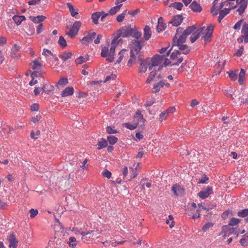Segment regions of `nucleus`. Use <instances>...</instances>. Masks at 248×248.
<instances>
[{
  "instance_id": "a18cd8bd",
  "label": "nucleus",
  "mask_w": 248,
  "mask_h": 248,
  "mask_svg": "<svg viewBox=\"0 0 248 248\" xmlns=\"http://www.w3.org/2000/svg\"><path fill=\"white\" fill-rule=\"evenodd\" d=\"M122 5V4H121L120 5H116L111 8L109 11V15H115L117 12H118L119 11L120 8Z\"/></svg>"
},
{
  "instance_id": "f03ea898",
  "label": "nucleus",
  "mask_w": 248,
  "mask_h": 248,
  "mask_svg": "<svg viewBox=\"0 0 248 248\" xmlns=\"http://www.w3.org/2000/svg\"><path fill=\"white\" fill-rule=\"evenodd\" d=\"M196 29V28L194 25L187 27L184 31H183V29L180 27L177 28L176 33L173 38V46L183 44L187 36L192 33Z\"/></svg>"
},
{
  "instance_id": "dca6fc26",
  "label": "nucleus",
  "mask_w": 248,
  "mask_h": 248,
  "mask_svg": "<svg viewBox=\"0 0 248 248\" xmlns=\"http://www.w3.org/2000/svg\"><path fill=\"white\" fill-rule=\"evenodd\" d=\"M119 58L116 61V63H120L123 60H127L129 57V52L127 50L123 49L118 54Z\"/></svg>"
},
{
  "instance_id": "5fc2aeb1",
  "label": "nucleus",
  "mask_w": 248,
  "mask_h": 248,
  "mask_svg": "<svg viewBox=\"0 0 248 248\" xmlns=\"http://www.w3.org/2000/svg\"><path fill=\"white\" fill-rule=\"evenodd\" d=\"M121 36H120V32L119 33V35L117 37H114L112 41H111V46H114L115 47V48L116 47V46L117 45H118L119 43V42L120 41V39H119V38L121 37Z\"/></svg>"
},
{
  "instance_id": "69168bd1",
  "label": "nucleus",
  "mask_w": 248,
  "mask_h": 248,
  "mask_svg": "<svg viewBox=\"0 0 248 248\" xmlns=\"http://www.w3.org/2000/svg\"><path fill=\"white\" fill-rule=\"evenodd\" d=\"M102 175L104 177L109 179L111 176V173L108 170H105L103 172Z\"/></svg>"
},
{
  "instance_id": "f8f14e48",
  "label": "nucleus",
  "mask_w": 248,
  "mask_h": 248,
  "mask_svg": "<svg viewBox=\"0 0 248 248\" xmlns=\"http://www.w3.org/2000/svg\"><path fill=\"white\" fill-rule=\"evenodd\" d=\"M140 66L139 67V72L140 73H144L146 72L148 67L149 68L150 63L148 60L140 59Z\"/></svg>"
},
{
  "instance_id": "774afa93",
  "label": "nucleus",
  "mask_w": 248,
  "mask_h": 248,
  "mask_svg": "<svg viewBox=\"0 0 248 248\" xmlns=\"http://www.w3.org/2000/svg\"><path fill=\"white\" fill-rule=\"evenodd\" d=\"M20 49V47L17 44H15L11 49L12 52H18Z\"/></svg>"
},
{
  "instance_id": "864d4df0",
  "label": "nucleus",
  "mask_w": 248,
  "mask_h": 248,
  "mask_svg": "<svg viewBox=\"0 0 248 248\" xmlns=\"http://www.w3.org/2000/svg\"><path fill=\"white\" fill-rule=\"evenodd\" d=\"M106 131L108 134H115L118 133L117 130L115 128V127L113 126H107Z\"/></svg>"
},
{
  "instance_id": "4468645a",
  "label": "nucleus",
  "mask_w": 248,
  "mask_h": 248,
  "mask_svg": "<svg viewBox=\"0 0 248 248\" xmlns=\"http://www.w3.org/2000/svg\"><path fill=\"white\" fill-rule=\"evenodd\" d=\"M171 191L173 192L174 196L178 197L184 194V189L179 185L175 184L172 186Z\"/></svg>"
},
{
  "instance_id": "a19ab883",
  "label": "nucleus",
  "mask_w": 248,
  "mask_h": 248,
  "mask_svg": "<svg viewBox=\"0 0 248 248\" xmlns=\"http://www.w3.org/2000/svg\"><path fill=\"white\" fill-rule=\"evenodd\" d=\"M172 62H170L169 60L167 59L165 56H162V67H163V66L166 67L169 65V64H170V65H172Z\"/></svg>"
},
{
  "instance_id": "052dcab7",
  "label": "nucleus",
  "mask_w": 248,
  "mask_h": 248,
  "mask_svg": "<svg viewBox=\"0 0 248 248\" xmlns=\"http://www.w3.org/2000/svg\"><path fill=\"white\" fill-rule=\"evenodd\" d=\"M116 78V76L115 74H111L109 76H107L104 80V82H107L110 80H114Z\"/></svg>"
},
{
  "instance_id": "ddd939ff",
  "label": "nucleus",
  "mask_w": 248,
  "mask_h": 248,
  "mask_svg": "<svg viewBox=\"0 0 248 248\" xmlns=\"http://www.w3.org/2000/svg\"><path fill=\"white\" fill-rule=\"evenodd\" d=\"M213 193V188L211 186H208L206 188L201 191L198 193V196L202 199L207 198L210 195Z\"/></svg>"
},
{
  "instance_id": "423d86ee",
  "label": "nucleus",
  "mask_w": 248,
  "mask_h": 248,
  "mask_svg": "<svg viewBox=\"0 0 248 248\" xmlns=\"http://www.w3.org/2000/svg\"><path fill=\"white\" fill-rule=\"evenodd\" d=\"M232 234H236L238 236L239 235L238 229L236 228L231 227L229 225H224L222 228V231L220 233L223 238H225L227 236H229Z\"/></svg>"
},
{
  "instance_id": "bb28decb",
  "label": "nucleus",
  "mask_w": 248,
  "mask_h": 248,
  "mask_svg": "<svg viewBox=\"0 0 248 248\" xmlns=\"http://www.w3.org/2000/svg\"><path fill=\"white\" fill-rule=\"evenodd\" d=\"M32 80L29 82L30 86H33L38 83L37 80H35V78L38 77H42L43 76H39L38 72H32L31 74Z\"/></svg>"
},
{
  "instance_id": "1a4fd4ad",
  "label": "nucleus",
  "mask_w": 248,
  "mask_h": 248,
  "mask_svg": "<svg viewBox=\"0 0 248 248\" xmlns=\"http://www.w3.org/2000/svg\"><path fill=\"white\" fill-rule=\"evenodd\" d=\"M151 61V66H149V70H152L153 67L158 66L159 67L157 68V70L159 71L162 68V56H154L152 58Z\"/></svg>"
},
{
  "instance_id": "c03bdc74",
  "label": "nucleus",
  "mask_w": 248,
  "mask_h": 248,
  "mask_svg": "<svg viewBox=\"0 0 248 248\" xmlns=\"http://www.w3.org/2000/svg\"><path fill=\"white\" fill-rule=\"evenodd\" d=\"M140 184L142 188L144 189L145 187L150 188L151 186V183L148 180L142 179L140 181Z\"/></svg>"
},
{
  "instance_id": "e2e57ef3",
  "label": "nucleus",
  "mask_w": 248,
  "mask_h": 248,
  "mask_svg": "<svg viewBox=\"0 0 248 248\" xmlns=\"http://www.w3.org/2000/svg\"><path fill=\"white\" fill-rule=\"evenodd\" d=\"M243 51H244V46H241L237 50V52L235 53L234 55H235L237 57H240L242 55Z\"/></svg>"
},
{
  "instance_id": "de8ad7c7",
  "label": "nucleus",
  "mask_w": 248,
  "mask_h": 248,
  "mask_svg": "<svg viewBox=\"0 0 248 248\" xmlns=\"http://www.w3.org/2000/svg\"><path fill=\"white\" fill-rule=\"evenodd\" d=\"M214 226V223L212 222H207L202 228V231L203 232H207L208 230L212 228Z\"/></svg>"
},
{
  "instance_id": "c756f323",
  "label": "nucleus",
  "mask_w": 248,
  "mask_h": 248,
  "mask_svg": "<svg viewBox=\"0 0 248 248\" xmlns=\"http://www.w3.org/2000/svg\"><path fill=\"white\" fill-rule=\"evenodd\" d=\"M98 150H101L106 147L108 145V141L107 140H106L104 138H101L98 142Z\"/></svg>"
},
{
  "instance_id": "2eb2a0df",
  "label": "nucleus",
  "mask_w": 248,
  "mask_h": 248,
  "mask_svg": "<svg viewBox=\"0 0 248 248\" xmlns=\"http://www.w3.org/2000/svg\"><path fill=\"white\" fill-rule=\"evenodd\" d=\"M95 36L96 33L95 32H90L86 36L83 37L80 41L82 44L91 42L95 38Z\"/></svg>"
},
{
  "instance_id": "0e129e2a",
  "label": "nucleus",
  "mask_w": 248,
  "mask_h": 248,
  "mask_svg": "<svg viewBox=\"0 0 248 248\" xmlns=\"http://www.w3.org/2000/svg\"><path fill=\"white\" fill-rule=\"evenodd\" d=\"M42 55L48 57L51 55H53L51 51L47 49L44 48L43 50Z\"/></svg>"
},
{
  "instance_id": "8fccbe9b",
  "label": "nucleus",
  "mask_w": 248,
  "mask_h": 248,
  "mask_svg": "<svg viewBox=\"0 0 248 248\" xmlns=\"http://www.w3.org/2000/svg\"><path fill=\"white\" fill-rule=\"evenodd\" d=\"M123 125L124 127L130 130H134L137 127V123H135L134 122L133 124L124 123Z\"/></svg>"
},
{
  "instance_id": "473e14b6",
  "label": "nucleus",
  "mask_w": 248,
  "mask_h": 248,
  "mask_svg": "<svg viewBox=\"0 0 248 248\" xmlns=\"http://www.w3.org/2000/svg\"><path fill=\"white\" fill-rule=\"evenodd\" d=\"M175 46H178L179 50L184 54H187L190 52V49L188 48L187 46L186 45L181 44Z\"/></svg>"
},
{
  "instance_id": "4d7b16f0",
  "label": "nucleus",
  "mask_w": 248,
  "mask_h": 248,
  "mask_svg": "<svg viewBox=\"0 0 248 248\" xmlns=\"http://www.w3.org/2000/svg\"><path fill=\"white\" fill-rule=\"evenodd\" d=\"M169 114L165 111L161 112L159 115V121L162 122L163 121L166 120L168 117Z\"/></svg>"
},
{
  "instance_id": "49530a36",
  "label": "nucleus",
  "mask_w": 248,
  "mask_h": 248,
  "mask_svg": "<svg viewBox=\"0 0 248 248\" xmlns=\"http://www.w3.org/2000/svg\"><path fill=\"white\" fill-rule=\"evenodd\" d=\"M166 223L169 224L170 228L174 227L175 222L173 220V217L171 215H169L168 219L166 220Z\"/></svg>"
},
{
  "instance_id": "2f4dec72",
  "label": "nucleus",
  "mask_w": 248,
  "mask_h": 248,
  "mask_svg": "<svg viewBox=\"0 0 248 248\" xmlns=\"http://www.w3.org/2000/svg\"><path fill=\"white\" fill-rule=\"evenodd\" d=\"M151 36V29L148 26H146L144 29V38L146 40H148Z\"/></svg>"
},
{
  "instance_id": "0eeeda50",
  "label": "nucleus",
  "mask_w": 248,
  "mask_h": 248,
  "mask_svg": "<svg viewBox=\"0 0 248 248\" xmlns=\"http://www.w3.org/2000/svg\"><path fill=\"white\" fill-rule=\"evenodd\" d=\"M81 26V22L79 21H76L70 27L69 31L66 34L70 38H74L78 34Z\"/></svg>"
},
{
  "instance_id": "a211bd4d",
  "label": "nucleus",
  "mask_w": 248,
  "mask_h": 248,
  "mask_svg": "<svg viewBox=\"0 0 248 248\" xmlns=\"http://www.w3.org/2000/svg\"><path fill=\"white\" fill-rule=\"evenodd\" d=\"M8 240L9 243V246L10 248H16L17 246L18 241L16 239L14 234H10L8 237Z\"/></svg>"
},
{
  "instance_id": "f704fd0d",
  "label": "nucleus",
  "mask_w": 248,
  "mask_h": 248,
  "mask_svg": "<svg viewBox=\"0 0 248 248\" xmlns=\"http://www.w3.org/2000/svg\"><path fill=\"white\" fill-rule=\"evenodd\" d=\"M72 56L71 52H64L60 55V58L63 61L65 62L67 60L70 59Z\"/></svg>"
},
{
  "instance_id": "aec40b11",
  "label": "nucleus",
  "mask_w": 248,
  "mask_h": 248,
  "mask_svg": "<svg viewBox=\"0 0 248 248\" xmlns=\"http://www.w3.org/2000/svg\"><path fill=\"white\" fill-rule=\"evenodd\" d=\"M238 4H239V8L237 10L239 15H242L245 11L247 7L248 1L246 0H238Z\"/></svg>"
},
{
  "instance_id": "c9c22d12",
  "label": "nucleus",
  "mask_w": 248,
  "mask_h": 248,
  "mask_svg": "<svg viewBox=\"0 0 248 248\" xmlns=\"http://www.w3.org/2000/svg\"><path fill=\"white\" fill-rule=\"evenodd\" d=\"M240 243L243 246H247L248 245V233L245 234L240 240Z\"/></svg>"
},
{
  "instance_id": "bf43d9fd",
  "label": "nucleus",
  "mask_w": 248,
  "mask_h": 248,
  "mask_svg": "<svg viewBox=\"0 0 248 248\" xmlns=\"http://www.w3.org/2000/svg\"><path fill=\"white\" fill-rule=\"evenodd\" d=\"M229 9H227V7H225L222 10H220L219 12V14L222 15L224 17L230 13Z\"/></svg>"
},
{
  "instance_id": "603ef678",
  "label": "nucleus",
  "mask_w": 248,
  "mask_h": 248,
  "mask_svg": "<svg viewBox=\"0 0 248 248\" xmlns=\"http://www.w3.org/2000/svg\"><path fill=\"white\" fill-rule=\"evenodd\" d=\"M219 0H215L213 2V6L211 8V12L213 13V16H217L218 14V13L217 11H215V10L217 9L216 5L218 3V1Z\"/></svg>"
},
{
  "instance_id": "c85d7f7f",
  "label": "nucleus",
  "mask_w": 248,
  "mask_h": 248,
  "mask_svg": "<svg viewBox=\"0 0 248 248\" xmlns=\"http://www.w3.org/2000/svg\"><path fill=\"white\" fill-rule=\"evenodd\" d=\"M53 88L54 86L53 85L49 86L47 84H44L41 88V90L46 94H49L53 90Z\"/></svg>"
},
{
  "instance_id": "9b49d317",
  "label": "nucleus",
  "mask_w": 248,
  "mask_h": 248,
  "mask_svg": "<svg viewBox=\"0 0 248 248\" xmlns=\"http://www.w3.org/2000/svg\"><path fill=\"white\" fill-rule=\"evenodd\" d=\"M170 59L173 61L176 60V62H172V65H178L183 60V58L181 56L179 50H175L172 52L170 55Z\"/></svg>"
},
{
  "instance_id": "338daca9",
  "label": "nucleus",
  "mask_w": 248,
  "mask_h": 248,
  "mask_svg": "<svg viewBox=\"0 0 248 248\" xmlns=\"http://www.w3.org/2000/svg\"><path fill=\"white\" fill-rule=\"evenodd\" d=\"M30 217L31 218H33L38 214V212L37 210H34L33 209H31L30 210Z\"/></svg>"
},
{
  "instance_id": "a878e982",
  "label": "nucleus",
  "mask_w": 248,
  "mask_h": 248,
  "mask_svg": "<svg viewBox=\"0 0 248 248\" xmlns=\"http://www.w3.org/2000/svg\"><path fill=\"white\" fill-rule=\"evenodd\" d=\"M166 24L163 22V19L162 17H160L158 19V25L157 26V31L160 32L165 30L166 28Z\"/></svg>"
},
{
  "instance_id": "ea45409f",
  "label": "nucleus",
  "mask_w": 248,
  "mask_h": 248,
  "mask_svg": "<svg viewBox=\"0 0 248 248\" xmlns=\"http://www.w3.org/2000/svg\"><path fill=\"white\" fill-rule=\"evenodd\" d=\"M68 83V79L67 78H61L60 79L58 83L56 84V87L59 88V86H64Z\"/></svg>"
},
{
  "instance_id": "6e6d98bb",
  "label": "nucleus",
  "mask_w": 248,
  "mask_h": 248,
  "mask_svg": "<svg viewBox=\"0 0 248 248\" xmlns=\"http://www.w3.org/2000/svg\"><path fill=\"white\" fill-rule=\"evenodd\" d=\"M58 44L60 46H61L62 47H64L66 46H67V43H66L65 40L64 39L63 37H62V36H60L59 38V40L58 41Z\"/></svg>"
},
{
  "instance_id": "3c124183",
  "label": "nucleus",
  "mask_w": 248,
  "mask_h": 248,
  "mask_svg": "<svg viewBox=\"0 0 248 248\" xmlns=\"http://www.w3.org/2000/svg\"><path fill=\"white\" fill-rule=\"evenodd\" d=\"M107 140L110 144L113 145L117 142L118 139L114 136H108Z\"/></svg>"
},
{
  "instance_id": "6e6552de",
  "label": "nucleus",
  "mask_w": 248,
  "mask_h": 248,
  "mask_svg": "<svg viewBox=\"0 0 248 248\" xmlns=\"http://www.w3.org/2000/svg\"><path fill=\"white\" fill-rule=\"evenodd\" d=\"M41 58L35 59L30 63L31 67L33 71L32 72H38L39 76H44V73L42 71Z\"/></svg>"
},
{
  "instance_id": "e433bc0d",
  "label": "nucleus",
  "mask_w": 248,
  "mask_h": 248,
  "mask_svg": "<svg viewBox=\"0 0 248 248\" xmlns=\"http://www.w3.org/2000/svg\"><path fill=\"white\" fill-rule=\"evenodd\" d=\"M100 12H95L92 14V19L95 24L98 23V19L100 17Z\"/></svg>"
},
{
  "instance_id": "393cba45",
  "label": "nucleus",
  "mask_w": 248,
  "mask_h": 248,
  "mask_svg": "<svg viewBox=\"0 0 248 248\" xmlns=\"http://www.w3.org/2000/svg\"><path fill=\"white\" fill-rule=\"evenodd\" d=\"M189 7L194 12H200L202 10V8L200 5L195 1L192 2L190 5Z\"/></svg>"
},
{
  "instance_id": "37998d69",
  "label": "nucleus",
  "mask_w": 248,
  "mask_h": 248,
  "mask_svg": "<svg viewBox=\"0 0 248 248\" xmlns=\"http://www.w3.org/2000/svg\"><path fill=\"white\" fill-rule=\"evenodd\" d=\"M241 220L239 218L232 217L230 220L228 225L231 226H234L238 225L240 222Z\"/></svg>"
},
{
  "instance_id": "f257e3e1",
  "label": "nucleus",
  "mask_w": 248,
  "mask_h": 248,
  "mask_svg": "<svg viewBox=\"0 0 248 248\" xmlns=\"http://www.w3.org/2000/svg\"><path fill=\"white\" fill-rule=\"evenodd\" d=\"M213 30L214 27L211 25H208L206 29H205V27L199 28L196 32L194 31L192 32V34L190 37V42L192 43H194L201 36L202 38L204 39L206 43L210 42L211 40Z\"/></svg>"
},
{
  "instance_id": "7ed1b4c3",
  "label": "nucleus",
  "mask_w": 248,
  "mask_h": 248,
  "mask_svg": "<svg viewBox=\"0 0 248 248\" xmlns=\"http://www.w3.org/2000/svg\"><path fill=\"white\" fill-rule=\"evenodd\" d=\"M143 41H139L137 39L132 40L129 44V47L130 49V59L128 61L127 65L131 66L137 59V55L140 53L142 46Z\"/></svg>"
},
{
  "instance_id": "f3484780",
  "label": "nucleus",
  "mask_w": 248,
  "mask_h": 248,
  "mask_svg": "<svg viewBox=\"0 0 248 248\" xmlns=\"http://www.w3.org/2000/svg\"><path fill=\"white\" fill-rule=\"evenodd\" d=\"M183 21V17L182 15H178L173 16L172 19L169 22L173 26L177 27L181 24Z\"/></svg>"
},
{
  "instance_id": "cd10ccee",
  "label": "nucleus",
  "mask_w": 248,
  "mask_h": 248,
  "mask_svg": "<svg viewBox=\"0 0 248 248\" xmlns=\"http://www.w3.org/2000/svg\"><path fill=\"white\" fill-rule=\"evenodd\" d=\"M31 20L35 23H39L43 22L46 18L44 16H30Z\"/></svg>"
},
{
  "instance_id": "13d9d810",
  "label": "nucleus",
  "mask_w": 248,
  "mask_h": 248,
  "mask_svg": "<svg viewBox=\"0 0 248 248\" xmlns=\"http://www.w3.org/2000/svg\"><path fill=\"white\" fill-rule=\"evenodd\" d=\"M230 78L232 81H235L237 78V75L236 72L233 71L228 72Z\"/></svg>"
},
{
  "instance_id": "20e7f679",
  "label": "nucleus",
  "mask_w": 248,
  "mask_h": 248,
  "mask_svg": "<svg viewBox=\"0 0 248 248\" xmlns=\"http://www.w3.org/2000/svg\"><path fill=\"white\" fill-rule=\"evenodd\" d=\"M120 35L123 37L132 36L135 39H138L141 37V33L138 31L136 29L124 27L120 30Z\"/></svg>"
},
{
  "instance_id": "6ab92c4d",
  "label": "nucleus",
  "mask_w": 248,
  "mask_h": 248,
  "mask_svg": "<svg viewBox=\"0 0 248 248\" xmlns=\"http://www.w3.org/2000/svg\"><path fill=\"white\" fill-rule=\"evenodd\" d=\"M145 121V120L143 118L142 115L141 114L140 111L138 110L136 112V114L134 117V122L137 123V125L140 123H141L143 124Z\"/></svg>"
},
{
  "instance_id": "7c9ffc66",
  "label": "nucleus",
  "mask_w": 248,
  "mask_h": 248,
  "mask_svg": "<svg viewBox=\"0 0 248 248\" xmlns=\"http://www.w3.org/2000/svg\"><path fill=\"white\" fill-rule=\"evenodd\" d=\"M89 60V56L86 55L85 56H79L75 60L76 64H80L83 62H87Z\"/></svg>"
},
{
  "instance_id": "4c0bfd02",
  "label": "nucleus",
  "mask_w": 248,
  "mask_h": 248,
  "mask_svg": "<svg viewBox=\"0 0 248 248\" xmlns=\"http://www.w3.org/2000/svg\"><path fill=\"white\" fill-rule=\"evenodd\" d=\"M245 78V70L243 69H241V70L239 73V78H238V82L240 83V84H242L243 83Z\"/></svg>"
},
{
  "instance_id": "79ce46f5",
  "label": "nucleus",
  "mask_w": 248,
  "mask_h": 248,
  "mask_svg": "<svg viewBox=\"0 0 248 248\" xmlns=\"http://www.w3.org/2000/svg\"><path fill=\"white\" fill-rule=\"evenodd\" d=\"M67 243L68 244L69 247L72 248H75L77 245L76 239L74 237H70Z\"/></svg>"
},
{
  "instance_id": "b1692460",
  "label": "nucleus",
  "mask_w": 248,
  "mask_h": 248,
  "mask_svg": "<svg viewBox=\"0 0 248 248\" xmlns=\"http://www.w3.org/2000/svg\"><path fill=\"white\" fill-rule=\"evenodd\" d=\"M241 32L245 37L244 42L248 43V24L246 22L243 25Z\"/></svg>"
},
{
  "instance_id": "4be33fe9",
  "label": "nucleus",
  "mask_w": 248,
  "mask_h": 248,
  "mask_svg": "<svg viewBox=\"0 0 248 248\" xmlns=\"http://www.w3.org/2000/svg\"><path fill=\"white\" fill-rule=\"evenodd\" d=\"M67 6L69 8L71 15L76 18H78L77 17V16L78 14V9L75 8L71 3L69 2L67 3Z\"/></svg>"
},
{
  "instance_id": "58836bf2",
  "label": "nucleus",
  "mask_w": 248,
  "mask_h": 248,
  "mask_svg": "<svg viewBox=\"0 0 248 248\" xmlns=\"http://www.w3.org/2000/svg\"><path fill=\"white\" fill-rule=\"evenodd\" d=\"M169 7H174L178 10H181L183 7V4L182 3L180 2H175L171 3Z\"/></svg>"
},
{
  "instance_id": "9d476101",
  "label": "nucleus",
  "mask_w": 248,
  "mask_h": 248,
  "mask_svg": "<svg viewBox=\"0 0 248 248\" xmlns=\"http://www.w3.org/2000/svg\"><path fill=\"white\" fill-rule=\"evenodd\" d=\"M151 71L149 76L146 81V83H150L153 81H157V80L161 79V77L160 75L157 74L155 67L154 69L153 68Z\"/></svg>"
},
{
  "instance_id": "5701e85b",
  "label": "nucleus",
  "mask_w": 248,
  "mask_h": 248,
  "mask_svg": "<svg viewBox=\"0 0 248 248\" xmlns=\"http://www.w3.org/2000/svg\"><path fill=\"white\" fill-rule=\"evenodd\" d=\"M74 88L72 87H66L62 91L61 95L62 97L72 95L74 93Z\"/></svg>"
},
{
  "instance_id": "412c9836",
  "label": "nucleus",
  "mask_w": 248,
  "mask_h": 248,
  "mask_svg": "<svg viewBox=\"0 0 248 248\" xmlns=\"http://www.w3.org/2000/svg\"><path fill=\"white\" fill-rule=\"evenodd\" d=\"M165 85V82L160 79L159 81L155 83L153 85V87L152 88V91L153 93H156L158 92L160 89L163 87Z\"/></svg>"
},
{
  "instance_id": "39448f33",
  "label": "nucleus",
  "mask_w": 248,
  "mask_h": 248,
  "mask_svg": "<svg viewBox=\"0 0 248 248\" xmlns=\"http://www.w3.org/2000/svg\"><path fill=\"white\" fill-rule=\"evenodd\" d=\"M115 47L111 46L109 49L107 47H103L102 48L101 56L102 57L106 58V60L109 62L114 61L115 55Z\"/></svg>"
},
{
  "instance_id": "09e8293b",
  "label": "nucleus",
  "mask_w": 248,
  "mask_h": 248,
  "mask_svg": "<svg viewBox=\"0 0 248 248\" xmlns=\"http://www.w3.org/2000/svg\"><path fill=\"white\" fill-rule=\"evenodd\" d=\"M237 215L241 217H245L248 216V209L240 210L238 212Z\"/></svg>"
},
{
  "instance_id": "72a5a7b5",
  "label": "nucleus",
  "mask_w": 248,
  "mask_h": 248,
  "mask_svg": "<svg viewBox=\"0 0 248 248\" xmlns=\"http://www.w3.org/2000/svg\"><path fill=\"white\" fill-rule=\"evenodd\" d=\"M13 19L15 21V22L16 24V25H19L21 24L22 21H24L26 19V18L23 16H15L13 17Z\"/></svg>"
},
{
  "instance_id": "680f3d73",
  "label": "nucleus",
  "mask_w": 248,
  "mask_h": 248,
  "mask_svg": "<svg viewBox=\"0 0 248 248\" xmlns=\"http://www.w3.org/2000/svg\"><path fill=\"white\" fill-rule=\"evenodd\" d=\"M125 12L126 11H124V13H122L121 14L118 15L116 18V20L119 22H121L123 21L125 15Z\"/></svg>"
}]
</instances>
